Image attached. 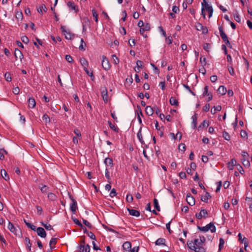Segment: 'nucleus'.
Masks as SVG:
<instances>
[{"instance_id":"nucleus-30","label":"nucleus","mask_w":252,"mask_h":252,"mask_svg":"<svg viewBox=\"0 0 252 252\" xmlns=\"http://www.w3.org/2000/svg\"><path fill=\"white\" fill-rule=\"evenodd\" d=\"M84 241H83L78 247L77 252H84Z\"/></svg>"},{"instance_id":"nucleus-2","label":"nucleus","mask_w":252,"mask_h":252,"mask_svg":"<svg viewBox=\"0 0 252 252\" xmlns=\"http://www.w3.org/2000/svg\"><path fill=\"white\" fill-rule=\"evenodd\" d=\"M198 228L202 231L207 232L209 230H210L212 232H214L216 231V227L214 224L212 223H210L205 226L201 227L198 226Z\"/></svg>"},{"instance_id":"nucleus-18","label":"nucleus","mask_w":252,"mask_h":252,"mask_svg":"<svg viewBox=\"0 0 252 252\" xmlns=\"http://www.w3.org/2000/svg\"><path fill=\"white\" fill-rule=\"evenodd\" d=\"M104 163L107 167H112L113 165V160L111 158H107L104 160Z\"/></svg>"},{"instance_id":"nucleus-57","label":"nucleus","mask_w":252,"mask_h":252,"mask_svg":"<svg viewBox=\"0 0 252 252\" xmlns=\"http://www.w3.org/2000/svg\"><path fill=\"white\" fill-rule=\"evenodd\" d=\"M116 195H117V193H116V190L114 189H113L110 193V196L111 197H113L115 196Z\"/></svg>"},{"instance_id":"nucleus-61","label":"nucleus","mask_w":252,"mask_h":252,"mask_svg":"<svg viewBox=\"0 0 252 252\" xmlns=\"http://www.w3.org/2000/svg\"><path fill=\"white\" fill-rule=\"evenodd\" d=\"M88 236L91 238L92 239H93V240H95V235L93 233H92V232H89L88 233Z\"/></svg>"},{"instance_id":"nucleus-37","label":"nucleus","mask_w":252,"mask_h":252,"mask_svg":"<svg viewBox=\"0 0 252 252\" xmlns=\"http://www.w3.org/2000/svg\"><path fill=\"white\" fill-rule=\"evenodd\" d=\"M137 136L139 140L141 142L142 144H143L144 143V141L143 140L142 134L141 130H139V131L137 133Z\"/></svg>"},{"instance_id":"nucleus-28","label":"nucleus","mask_w":252,"mask_h":252,"mask_svg":"<svg viewBox=\"0 0 252 252\" xmlns=\"http://www.w3.org/2000/svg\"><path fill=\"white\" fill-rule=\"evenodd\" d=\"M236 163V160L234 159H232L231 161L228 163V167L230 169H233V166Z\"/></svg>"},{"instance_id":"nucleus-6","label":"nucleus","mask_w":252,"mask_h":252,"mask_svg":"<svg viewBox=\"0 0 252 252\" xmlns=\"http://www.w3.org/2000/svg\"><path fill=\"white\" fill-rule=\"evenodd\" d=\"M101 94L103 100L105 102H107L108 101V94L106 87H102L101 88Z\"/></svg>"},{"instance_id":"nucleus-36","label":"nucleus","mask_w":252,"mask_h":252,"mask_svg":"<svg viewBox=\"0 0 252 252\" xmlns=\"http://www.w3.org/2000/svg\"><path fill=\"white\" fill-rule=\"evenodd\" d=\"M154 207L158 211H160V207L158 205V201L156 198L154 199Z\"/></svg>"},{"instance_id":"nucleus-48","label":"nucleus","mask_w":252,"mask_h":252,"mask_svg":"<svg viewBox=\"0 0 252 252\" xmlns=\"http://www.w3.org/2000/svg\"><path fill=\"white\" fill-rule=\"evenodd\" d=\"M93 16L95 19V21L97 22L98 21V15L96 13L95 10L94 9L92 10Z\"/></svg>"},{"instance_id":"nucleus-34","label":"nucleus","mask_w":252,"mask_h":252,"mask_svg":"<svg viewBox=\"0 0 252 252\" xmlns=\"http://www.w3.org/2000/svg\"><path fill=\"white\" fill-rule=\"evenodd\" d=\"M16 19L18 21H21L23 19V14L21 12H17L15 14Z\"/></svg>"},{"instance_id":"nucleus-52","label":"nucleus","mask_w":252,"mask_h":252,"mask_svg":"<svg viewBox=\"0 0 252 252\" xmlns=\"http://www.w3.org/2000/svg\"><path fill=\"white\" fill-rule=\"evenodd\" d=\"M133 197L131 194H127L126 197V200L128 202H131L133 200Z\"/></svg>"},{"instance_id":"nucleus-20","label":"nucleus","mask_w":252,"mask_h":252,"mask_svg":"<svg viewBox=\"0 0 252 252\" xmlns=\"http://www.w3.org/2000/svg\"><path fill=\"white\" fill-rule=\"evenodd\" d=\"M218 92L221 95H224L227 92L226 88L223 86H220L218 90Z\"/></svg>"},{"instance_id":"nucleus-26","label":"nucleus","mask_w":252,"mask_h":252,"mask_svg":"<svg viewBox=\"0 0 252 252\" xmlns=\"http://www.w3.org/2000/svg\"><path fill=\"white\" fill-rule=\"evenodd\" d=\"M210 198L211 195L208 192H206L205 193V194L201 197V199L202 201L207 202L208 201V200Z\"/></svg>"},{"instance_id":"nucleus-12","label":"nucleus","mask_w":252,"mask_h":252,"mask_svg":"<svg viewBox=\"0 0 252 252\" xmlns=\"http://www.w3.org/2000/svg\"><path fill=\"white\" fill-rule=\"evenodd\" d=\"M195 248L197 249L196 250H199V252H200V250L203 248V244L200 243L199 239H195L194 240Z\"/></svg>"},{"instance_id":"nucleus-16","label":"nucleus","mask_w":252,"mask_h":252,"mask_svg":"<svg viewBox=\"0 0 252 252\" xmlns=\"http://www.w3.org/2000/svg\"><path fill=\"white\" fill-rule=\"evenodd\" d=\"M8 229L13 233H14L15 235H17V230L16 229V228L14 227L13 224L11 223L10 221L8 222Z\"/></svg>"},{"instance_id":"nucleus-17","label":"nucleus","mask_w":252,"mask_h":252,"mask_svg":"<svg viewBox=\"0 0 252 252\" xmlns=\"http://www.w3.org/2000/svg\"><path fill=\"white\" fill-rule=\"evenodd\" d=\"M131 247V244L130 242L126 241L125 242L123 245V249L126 251L129 252Z\"/></svg>"},{"instance_id":"nucleus-45","label":"nucleus","mask_w":252,"mask_h":252,"mask_svg":"<svg viewBox=\"0 0 252 252\" xmlns=\"http://www.w3.org/2000/svg\"><path fill=\"white\" fill-rule=\"evenodd\" d=\"M209 125V122L206 121V120H204L203 123L199 126V128L201 127V126L202 127H208Z\"/></svg>"},{"instance_id":"nucleus-44","label":"nucleus","mask_w":252,"mask_h":252,"mask_svg":"<svg viewBox=\"0 0 252 252\" xmlns=\"http://www.w3.org/2000/svg\"><path fill=\"white\" fill-rule=\"evenodd\" d=\"M81 44L79 47V49L81 50H85V49L84 48V46H86V44L84 43V40L83 39H81Z\"/></svg>"},{"instance_id":"nucleus-13","label":"nucleus","mask_w":252,"mask_h":252,"mask_svg":"<svg viewBox=\"0 0 252 252\" xmlns=\"http://www.w3.org/2000/svg\"><path fill=\"white\" fill-rule=\"evenodd\" d=\"M143 28H141L140 29V33L141 35H142L144 36H145L144 35V32L145 31H149L150 29V25L149 24L147 23L146 25H145Z\"/></svg>"},{"instance_id":"nucleus-1","label":"nucleus","mask_w":252,"mask_h":252,"mask_svg":"<svg viewBox=\"0 0 252 252\" xmlns=\"http://www.w3.org/2000/svg\"><path fill=\"white\" fill-rule=\"evenodd\" d=\"M219 30L220 31V36L222 39L223 40V41L225 43V44L227 45L228 47H231V44L228 40L227 36L224 32L222 27H219Z\"/></svg>"},{"instance_id":"nucleus-29","label":"nucleus","mask_w":252,"mask_h":252,"mask_svg":"<svg viewBox=\"0 0 252 252\" xmlns=\"http://www.w3.org/2000/svg\"><path fill=\"white\" fill-rule=\"evenodd\" d=\"M165 240L163 238H160L158 239L155 242L156 245H165Z\"/></svg>"},{"instance_id":"nucleus-14","label":"nucleus","mask_w":252,"mask_h":252,"mask_svg":"<svg viewBox=\"0 0 252 252\" xmlns=\"http://www.w3.org/2000/svg\"><path fill=\"white\" fill-rule=\"evenodd\" d=\"M28 102L29 108H33L36 105V102L33 97L29 98Z\"/></svg>"},{"instance_id":"nucleus-43","label":"nucleus","mask_w":252,"mask_h":252,"mask_svg":"<svg viewBox=\"0 0 252 252\" xmlns=\"http://www.w3.org/2000/svg\"><path fill=\"white\" fill-rule=\"evenodd\" d=\"M108 124L110 126V127L113 129V130L118 132V128L116 127L114 125H113L110 122L108 121Z\"/></svg>"},{"instance_id":"nucleus-35","label":"nucleus","mask_w":252,"mask_h":252,"mask_svg":"<svg viewBox=\"0 0 252 252\" xmlns=\"http://www.w3.org/2000/svg\"><path fill=\"white\" fill-rule=\"evenodd\" d=\"M42 10L44 11H46L47 8L45 4H42V5L37 8V11L39 13L42 14Z\"/></svg>"},{"instance_id":"nucleus-39","label":"nucleus","mask_w":252,"mask_h":252,"mask_svg":"<svg viewBox=\"0 0 252 252\" xmlns=\"http://www.w3.org/2000/svg\"><path fill=\"white\" fill-rule=\"evenodd\" d=\"M57 243V239L56 238H52L49 242V245L50 248L52 249L53 248L52 245H55Z\"/></svg>"},{"instance_id":"nucleus-32","label":"nucleus","mask_w":252,"mask_h":252,"mask_svg":"<svg viewBox=\"0 0 252 252\" xmlns=\"http://www.w3.org/2000/svg\"><path fill=\"white\" fill-rule=\"evenodd\" d=\"M42 120L43 122L47 124V123H49L50 122V119L49 117L47 114H45L42 117Z\"/></svg>"},{"instance_id":"nucleus-60","label":"nucleus","mask_w":252,"mask_h":252,"mask_svg":"<svg viewBox=\"0 0 252 252\" xmlns=\"http://www.w3.org/2000/svg\"><path fill=\"white\" fill-rule=\"evenodd\" d=\"M241 136L242 138L247 137V133L245 130H241L240 133Z\"/></svg>"},{"instance_id":"nucleus-33","label":"nucleus","mask_w":252,"mask_h":252,"mask_svg":"<svg viewBox=\"0 0 252 252\" xmlns=\"http://www.w3.org/2000/svg\"><path fill=\"white\" fill-rule=\"evenodd\" d=\"M25 244L27 245V246L28 247L29 251H31V248L32 246V244L30 242V239L28 237H26L25 238Z\"/></svg>"},{"instance_id":"nucleus-23","label":"nucleus","mask_w":252,"mask_h":252,"mask_svg":"<svg viewBox=\"0 0 252 252\" xmlns=\"http://www.w3.org/2000/svg\"><path fill=\"white\" fill-rule=\"evenodd\" d=\"M187 244H188L189 248L190 249L194 251L195 252H199V250H196L197 249L195 248L194 242H192L191 241V242L188 243Z\"/></svg>"},{"instance_id":"nucleus-51","label":"nucleus","mask_w":252,"mask_h":252,"mask_svg":"<svg viewBox=\"0 0 252 252\" xmlns=\"http://www.w3.org/2000/svg\"><path fill=\"white\" fill-rule=\"evenodd\" d=\"M56 195L53 193H49L48 195V198L52 200H54L56 199Z\"/></svg>"},{"instance_id":"nucleus-53","label":"nucleus","mask_w":252,"mask_h":252,"mask_svg":"<svg viewBox=\"0 0 252 252\" xmlns=\"http://www.w3.org/2000/svg\"><path fill=\"white\" fill-rule=\"evenodd\" d=\"M192 123L194 124V127H196V124H197V117L196 115H194L192 116Z\"/></svg>"},{"instance_id":"nucleus-10","label":"nucleus","mask_w":252,"mask_h":252,"mask_svg":"<svg viewBox=\"0 0 252 252\" xmlns=\"http://www.w3.org/2000/svg\"><path fill=\"white\" fill-rule=\"evenodd\" d=\"M67 5L70 10H74L75 12L78 11L77 7L72 1H68L67 3Z\"/></svg>"},{"instance_id":"nucleus-63","label":"nucleus","mask_w":252,"mask_h":252,"mask_svg":"<svg viewBox=\"0 0 252 252\" xmlns=\"http://www.w3.org/2000/svg\"><path fill=\"white\" fill-rule=\"evenodd\" d=\"M91 250L90 247L89 245H87L85 246L84 244V251L85 252H90Z\"/></svg>"},{"instance_id":"nucleus-11","label":"nucleus","mask_w":252,"mask_h":252,"mask_svg":"<svg viewBox=\"0 0 252 252\" xmlns=\"http://www.w3.org/2000/svg\"><path fill=\"white\" fill-rule=\"evenodd\" d=\"M71 199L72 200V203L70 205V210L75 214L76 210L77 209V202L72 197L71 198Z\"/></svg>"},{"instance_id":"nucleus-3","label":"nucleus","mask_w":252,"mask_h":252,"mask_svg":"<svg viewBox=\"0 0 252 252\" xmlns=\"http://www.w3.org/2000/svg\"><path fill=\"white\" fill-rule=\"evenodd\" d=\"M242 156L243 157L242 160L243 161V164L244 166L247 167H249L250 165V163L248 159V158L249 157L248 153L245 151H243L242 152Z\"/></svg>"},{"instance_id":"nucleus-50","label":"nucleus","mask_w":252,"mask_h":252,"mask_svg":"<svg viewBox=\"0 0 252 252\" xmlns=\"http://www.w3.org/2000/svg\"><path fill=\"white\" fill-rule=\"evenodd\" d=\"M112 59H113V62L115 64H117L119 63V59L116 57V55H113L112 56Z\"/></svg>"},{"instance_id":"nucleus-47","label":"nucleus","mask_w":252,"mask_h":252,"mask_svg":"<svg viewBox=\"0 0 252 252\" xmlns=\"http://www.w3.org/2000/svg\"><path fill=\"white\" fill-rule=\"evenodd\" d=\"M224 244V241L222 238L220 239L219 251H220Z\"/></svg>"},{"instance_id":"nucleus-27","label":"nucleus","mask_w":252,"mask_h":252,"mask_svg":"<svg viewBox=\"0 0 252 252\" xmlns=\"http://www.w3.org/2000/svg\"><path fill=\"white\" fill-rule=\"evenodd\" d=\"M205 10H206L209 13V17L210 18L213 14V9L211 6L207 5V7L205 8Z\"/></svg>"},{"instance_id":"nucleus-4","label":"nucleus","mask_w":252,"mask_h":252,"mask_svg":"<svg viewBox=\"0 0 252 252\" xmlns=\"http://www.w3.org/2000/svg\"><path fill=\"white\" fill-rule=\"evenodd\" d=\"M102 66L105 70H108L110 66L108 60L105 56H102Z\"/></svg>"},{"instance_id":"nucleus-25","label":"nucleus","mask_w":252,"mask_h":252,"mask_svg":"<svg viewBox=\"0 0 252 252\" xmlns=\"http://www.w3.org/2000/svg\"><path fill=\"white\" fill-rule=\"evenodd\" d=\"M80 62L81 65L83 66L84 69L87 68L88 65V63L85 59L83 58H80Z\"/></svg>"},{"instance_id":"nucleus-58","label":"nucleus","mask_w":252,"mask_h":252,"mask_svg":"<svg viewBox=\"0 0 252 252\" xmlns=\"http://www.w3.org/2000/svg\"><path fill=\"white\" fill-rule=\"evenodd\" d=\"M84 69L85 70V71H86V73L89 76H91V77H94V78L92 71H90L89 70H88V69L87 68H84Z\"/></svg>"},{"instance_id":"nucleus-56","label":"nucleus","mask_w":252,"mask_h":252,"mask_svg":"<svg viewBox=\"0 0 252 252\" xmlns=\"http://www.w3.org/2000/svg\"><path fill=\"white\" fill-rule=\"evenodd\" d=\"M21 40L23 42L27 44L29 42V39L26 36H23L21 37Z\"/></svg>"},{"instance_id":"nucleus-64","label":"nucleus","mask_w":252,"mask_h":252,"mask_svg":"<svg viewBox=\"0 0 252 252\" xmlns=\"http://www.w3.org/2000/svg\"><path fill=\"white\" fill-rule=\"evenodd\" d=\"M139 247H134L132 249H130V252H138Z\"/></svg>"},{"instance_id":"nucleus-9","label":"nucleus","mask_w":252,"mask_h":252,"mask_svg":"<svg viewBox=\"0 0 252 252\" xmlns=\"http://www.w3.org/2000/svg\"><path fill=\"white\" fill-rule=\"evenodd\" d=\"M207 211L205 209H201L200 213L196 214V217L197 219L200 220L202 217L206 218V215H207Z\"/></svg>"},{"instance_id":"nucleus-31","label":"nucleus","mask_w":252,"mask_h":252,"mask_svg":"<svg viewBox=\"0 0 252 252\" xmlns=\"http://www.w3.org/2000/svg\"><path fill=\"white\" fill-rule=\"evenodd\" d=\"M14 54L16 58L19 57L20 59H21V57H23L21 52L18 49H15Z\"/></svg>"},{"instance_id":"nucleus-46","label":"nucleus","mask_w":252,"mask_h":252,"mask_svg":"<svg viewBox=\"0 0 252 252\" xmlns=\"http://www.w3.org/2000/svg\"><path fill=\"white\" fill-rule=\"evenodd\" d=\"M179 150L182 152H184L186 150V145L185 144L181 143L179 145Z\"/></svg>"},{"instance_id":"nucleus-59","label":"nucleus","mask_w":252,"mask_h":252,"mask_svg":"<svg viewBox=\"0 0 252 252\" xmlns=\"http://www.w3.org/2000/svg\"><path fill=\"white\" fill-rule=\"evenodd\" d=\"M65 60L69 63H72L73 61L72 57L68 55L65 56Z\"/></svg>"},{"instance_id":"nucleus-42","label":"nucleus","mask_w":252,"mask_h":252,"mask_svg":"<svg viewBox=\"0 0 252 252\" xmlns=\"http://www.w3.org/2000/svg\"><path fill=\"white\" fill-rule=\"evenodd\" d=\"M4 154H7L6 151L3 149L0 150V159L3 160L4 158Z\"/></svg>"},{"instance_id":"nucleus-40","label":"nucleus","mask_w":252,"mask_h":252,"mask_svg":"<svg viewBox=\"0 0 252 252\" xmlns=\"http://www.w3.org/2000/svg\"><path fill=\"white\" fill-rule=\"evenodd\" d=\"M223 137L226 140L229 141L230 139V137L229 134L225 131H223L222 133Z\"/></svg>"},{"instance_id":"nucleus-49","label":"nucleus","mask_w":252,"mask_h":252,"mask_svg":"<svg viewBox=\"0 0 252 252\" xmlns=\"http://www.w3.org/2000/svg\"><path fill=\"white\" fill-rule=\"evenodd\" d=\"M211 48V45L210 44H208V43H205L204 44V45H203V49L204 50H205L206 51H207V52H208L210 50V49Z\"/></svg>"},{"instance_id":"nucleus-15","label":"nucleus","mask_w":252,"mask_h":252,"mask_svg":"<svg viewBox=\"0 0 252 252\" xmlns=\"http://www.w3.org/2000/svg\"><path fill=\"white\" fill-rule=\"evenodd\" d=\"M143 68V62L141 61L138 60L136 62V66L134 67V70L136 72H139L140 68Z\"/></svg>"},{"instance_id":"nucleus-24","label":"nucleus","mask_w":252,"mask_h":252,"mask_svg":"<svg viewBox=\"0 0 252 252\" xmlns=\"http://www.w3.org/2000/svg\"><path fill=\"white\" fill-rule=\"evenodd\" d=\"M169 102L171 105L177 106L179 105L178 100L174 97H171L170 98Z\"/></svg>"},{"instance_id":"nucleus-55","label":"nucleus","mask_w":252,"mask_h":252,"mask_svg":"<svg viewBox=\"0 0 252 252\" xmlns=\"http://www.w3.org/2000/svg\"><path fill=\"white\" fill-rule=\"evenodd\" d=\"M234 17L236 21L240 23L241 22V19L240 18L239 15L238 13H235L234 14Z\"/></svg>"},{"instance_id":"nucleus-62","label":"nucleus","mask_w":252,"mask_h":252,"mask_svg":"<svg viewBox=\"0 0 252 252\" xmlns=\"http://www.w3.org/2000/svg\"><path fill=\"white\" fill-rule=\"evenodd\" d=\"M19 92H20V89L19 88V87H15L13 89V93L15 94H19Z\"/></svg>"},{"instance_id":"nucleus-7","label":"nucleus","mask_w":252,"mask_h":252,"mask_svg":"<svg viewBox=\"0 0 252 252\" xmlns=\"http://www.w3.org/2000/svg\"><path fill=\"white\" fill-rule=\"evenodd\" d=\"M36 232L37 235L42 238H45L46 236V233L42 227H38L36 229Z\"/></svg>"},{"instance_id":"nucleus-19","label":"nucleus","mask_w":252,"mask_h":252,"mask_svg":"<svg viewBox=\"0 0 252 252\" xmlns=\"http://www.w3.org/2000/svg\"><path fill=\"white\" fill-rule=\"evenodd\" d=\"M127 210H128L129 214L131 216H135V217H138L140 216L139 212L136 210L130 209L128 208Z\"/></svg>"},{"instance_id":"nucleus-38","label":"nucleus","mask_w":252,"mask_h":252,"mask_svg":"<svg viewBox=\"0 0 252 252\" xmlns=\"http://www.w3.org/2000/svg\"><path fill=\"white\" fill-rule=\"evenodd\" d=\"M41 224L47 230H51L53 229L52 226L49 224L44 223V222H41Z\"/></svg>"},{"instance_id":"nucleus-21","label":"nucleus","mask_w":252,"mask_h":252,"mask_svg":"<svg viewBox=\"0 0 252 252\" xmlns=\"http://www.w3.org/2000/svg\"><path fill=\"white\" fill-rule=\"evenodd\" d=\"M145 112L149 116H152L154 113V110L151 106H147L145 108Z\"/></svg>"},{"instance_id":"nucleus-8","label":"nucleus","mask_w":252,"mask_h":252,"mask_svg":"<svg viewBox=\"0 0 252 252\" xmlns=\"http://www.w3.org/2000/svg\"><path fill=\"white\" fill-rule=\"evenodd\" d=\"M186 200L190 206H193L195 204V199L190 194H188L187 195Z\"/></svg>"},{"instance_id":"nucleus-22","label":"nucleus","mask_w":252,"mask_h":252,"mask_svg":"<svg viewBox=\"0 0 252 252\" xmlns=\"http://www.w3.org/2000/svg\"><path fill=\"white\" fill-rule=\"evenodd\" d=\"M0 174H1L2 177L5 181H8L9 179V177L6 171L4 169L1 170Z\"/></svg>"},{"instance_id":"nucleus-5","label":"nucleus","mask_w":252,"mask_h":252,"mask_svg":"<svg viewBox=\"0 0 252 252\" xmlns=\"http://www.w3.org/2000/svg\"><path fill=\"white\" fill-rule=\"evenodd\" d=\"M62 31L64 35H65V37L67 39H72L74 38V35L73 34H71L70 32L66 31L64 27H61Z\"/></svg>"},{"instance_id":"nucleus-41","label":"nucleus","mask_w":252,"mask_h":252,"mask_svg":"<svg viewBox=\"0 0 252 252\" xmlns=\"http://www.w3.org/2000/svg\"><path fill=\"white\" fill-rule=\"evenodd\" d=\"M4 77L7 81L10 82L12 80L11 75L9 73L6 72L4 75Z\"/></svg>"},{"instance_id":"nucleus-54","label":"nucleus","mask_w":252,"mask_h":252,"mask_svg":"<svg viewBox=\"0 0 252 252\" xmlns=\"http://www.w3.org/2000/svg\"><path fill=\"white\" fill-rule=\"evenodd\" d=\"M228 70L229 72V73L232 75H234V70L232 66H228Z\"/></svg>"}]
</instances>
